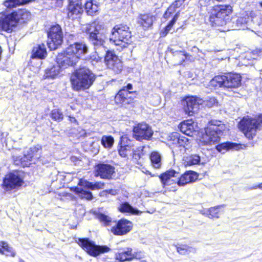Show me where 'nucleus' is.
<instances>
[{
    "instance_id": "6ab92c4d",
    "label": "nucleus",
    "mask_w": 262,
    "mask_h": 262,
    "mask_svg": "<svg viewBox=\"0 0 262 262\" xmlns=\"http://www.w3.org/2000/svg\"><path fill=\"white\" fill-rule=\"evenodd\" d=\"M202 100L196 96L186 97L183 103V109L186 114L193 116L199 109Z\"/></svg>"
},
{
    "instance_id": "8fccbe9b",
    "label": "nucleus",
    "mask_w": 262,
    "mask_h": 262,
    "mask_svg": "<svg viewBox=\"0 0 262 262\" xmlns=\"http://www.w3.org/2000/svg\"><path fill=\"white\" fill-rule=\"evenodd\" d=\"M54 72H55V68H54V67H53L48 70V72L47 73L49 74V76L54 77L55 76L57 75L58 74V72H57L55 73H54Z\"/></svg>"
},
{
    "instance_id": "3c124183",
    "label": "nucleus",
    "mask_w": 262,
    "mask_h": 262,
    "mask_svg": "<svg viewBox=\"0 0 262 262\" xmlns=\"http://www.w3.org/2000/svg\"><path fill=\"white\" fill-rule=\"evenodd\" d=\"M68 117V120L70 122L73 123L77 124H78V121L75 117L69 116Z\"/></svg>"
},
{
    "instance_id": "c756f323",
    "label": "nucleus",
    "mask_w": 262,
    "mask_h": 262,
    "mask_svg": "<svg viewBox=\"0 0 262 262\" xmlns=\"http://www.w3.org/2000/svg\"><path fill=\"white\" fill-rule=\"evenodd\" d=\"M239 146V149L243 148V145L241 144H237L231 142H226L222 143L217 144L215 146V149L219 152H222L224 150L228 151L230 149H234Z\"/></svg>"
},
{
    "instance_id": "e433bc0d",
    "label": "nucleus",
    "mask_w": 262,
    "mask_h": 262,
    "mask_svg": "<svg viewBox=\"0 0 262 262\" xmlns=\"http://www.w3.org/2000/svg\"><path fill=\"white\" fill-rule=\"evenodd\" d=\"M178 18V14H175L172 17V19L168 23V24L163 28L160 31L159 34L161 37H165L169 31L172 28L173 25L176 23Z\"/></svg>"
},
{
    "instance_id": "58836bf2",
    "label": "nucleus",
    "mask_w": 262,
    "mask_h": 262,
    "mask_svg": "<svg viewBox=\"0 0 262 262\" xmlns=\"http://www.w3.org/2000/svg\"><path fill=\"white\" fill-rule=\"evenodd\" d=\"M152 166L156 168H160L161 166V157L160 154L154 151L151 152L149 156Z\"/></svg>"
},
{
    "instance_id": "f03ea898",
    "label": "nucleus",
    "mask_w": 262,
    "mask_h": 262,
    "mask_svg": "<svg viewBox=\"0 0 262 262\" xmlns=\"http://www.w3.org/2000/svg\"><path fill=\"white\" fill-rule=\"evenodd\" d=\"M179 172L173 169H169L161 173L159 176L162 187L168 191H176L177 185L184 186L188 183L193 182L198 178V174L193 171H187L179 177L178 180L172 179L177 177Z\"/></svg>"
},
{
    "instance_id": "a18cd8bd",
    "label": "nucleus",
    "mask_w": 262,
    "mask_h": 262,
    "mask_svg": "<svg viewBox=\"0 0 262 262\" xmlns=\"http://www.w3.org/2000/svg\"><path fill=\"white\" fill-rule=\"evenodd\" d=\"M180 134L177 132H172L169 136V141L171 144L174 147H176L179 139L180 138Z\"/></svg>"
},
{
    "instance_id": "6e6552de",
    "label": "nucleus",
    "mask_w": 262,
    "mask_h": 262,
    "mask_svg": "<svg viewBox=\"0 0 262 262\" xmlns=\"http://www.w3.org/2000/svg\"><path fill=\"white\" fill-rule=\"evenodd\" d=\"M106 28L104 25L97 20L90 23L86 27L88 39L95 48L104 45L106 38Z\"/></svg>"
},
{
    "instance_id": "72a5a7b5",
    "label": "nucleus",
    "mask_w": 262,
    "mask_h": 262,
    "mask_svg": "<svg viewBox=\"0 0 262 262\" xmlns=\"http://www.w3.org/2000/svg\"><path fill=\"white\" fill-rule=\"evenodd\" d=\"M70 190L74 192L76 194H79L82 199H85L87 200H91L93 199V194L90 191L84 190L77 186L71 187Z\"/></svg>"
},
{
    "instance_id": "5701e85b",
    "label": "nucleus",
    "mask_w": 262,
    "mask_h": 262,
    "mask_svg": "<svg viewBox=\"0 0 262 262\" xmlns=\"http://www.w3.org/2000/svg\"><path fill=\"white\" fill-rule=\"evenodd\" d=\"M169 51L175 59L180 60L177 65L184 66L186 61L192 62L193 61L192 56L185 51H174L173 49H170Z\"/></svg>"
},
{
    "instance_id": "49530a36",
    "label": "nucleus",
    "mask_w": 262,
    "mask_h": 262,
    "mask_svg": "<svg viewBox=\"0 0 262 262\" xmlns=\"http://www.w3.org/2000/svg\"><path fill=\"white\" fill-rule=\"evenodd\" d=\"M249 19V16L247 14H244L239 16L236 20L237 26L239 27L242 26L247 23Z\"/></svg>"
},
{
    "instance_id": "c9c22d12",
    "label": "nucleus",
    "mask_w": 262,
    "mask_h": 262,
    "mask_svg": "<svg viewBox=\"0 0 262 262\" xmlns=\"http://www.w3.org/2000/svg\"><path fill=\"white\" fill-rule=\"evenodd\" d=\"M95 217L98 221L102 224L104 227L111 226L114 221L111 217L101 212H97L95 214Z\"/></svg>"
},
{
    "instance_id": "0eeeda50",
    "label": "nucleus",
    "mask_w": 262,
    "mask_h": 262,
    "mask_svg": "<svg viewBox=\"0 0 262 262\" xmlns=\"http://www.w3.org/2000/svg\"><path fill=\"white\" fill-rule=\"evenodd\" d=\"M239 130L249 140H252L257 135L258 130L262 128V113L258 114L254 117L246 116L238 122Z\"/></svg>"
},
{
    "instance_id": "20e7f679",
    "label": "nucleus",
    "mask_w": 262,
    "mask_h": 262,
    "mask_svg": "<svg viewBox=\"0 0 262 262\" xmlns=\"http://www.w3.org/2000/svg\"><path fill=\"white\" fill-rule=\"evenodd\" d=\"M96 79V75L88 68L79 67L71 74L70 81L72 89L80 92L89 89Z\"/></svg>"
},
{
    "instance_id": "1a4fd4ad",
    "label": "nucleus",
    "mask_w": 262,
    "mask_h": 262,
    "mask_svg": "<svg viewBox=\"0 0 262 262\" xmlns=\"http://www.w3.org/2000/svg\"><path fill=\"white\" fill-rule=\"evenodd\" d=\"M133 89V85L130 83L122 86L114 96V104L118 107L124 109L134 107L136 100V96H133V95L136 94L137 92L132 91Z\"/></svg>"
},
{
    "instance_id": "a19ab883",
    "label": "nucleus",
    "mask_w": 262,
    "mask_h": 262,
    "mask_svg": "<svg viewBox=\"0 0 262 262\" xmlns=\"http://www.w3.org/2000/svg\"><path fill=\"white\" fill-rule=\"evenodd\" d=\"M114 143V138L112 136L104 135L101 137V144L105 148H111Z\"/></svg>"
},
{
    "instance_id": "bb28decb",
    "label": "nucleus",
    "mask_w": 262,
    "mask_h": 262,
    "mask_svg": "<svg viewBox=\"0 0 262 262\" xmlns=\"http://www.w3.org/2000/svg\"><path fill=\"white\" fill-rule=\"evenodd\" d=\"M12 159L15 165L24 168L30 167L32 163V160L27 154H24L23 156H13Z\"/></svg>"
},
{
    "instance_id": "423d86ee",
    "label": "nucleus",
    "mask_w": 262,
    "mask_h": 262,
    "mask_svg": "<svg viewBox=\"0 0 262 262\" xmlns=\"http://www.w3.org/2000/svg\"><path fill=\"white\" fill-rule=\"evenodd\" d=\"M111 35L110 41L117 47V50L120 51L127 48L132 43V32L126 24L115 25L111 30Z\"/></svg>"
},
{
    "instance_id": "5fc2aeb1",
    "label": "nucleus",
    "mask_w": 262,
    "mask_h": 262,
    "mask_svg": "<svg viewBox=\"0 0 262 262\" xmlns=\"http://www.w3.org/2000/svg\"><path fill=\"white\" fill-rule=\"evenodd\" d=\"M112 189H110L108 190H106L107 192L109 191V192H110L111 191H112Z\"/></svg>"
},
{
    "instance_id": "2f4dec72",
    "label": "nucleus",
    "mask_w": 262,
    "mask_h": 262,
    "mask_svg": "<svg viewBox=\"0 0 262 262\" xmlns=\"http://www.w3.org/2000/svg\"><path fill=\"white\" fill-rule=\"evenodd\" d=\"M84 9L88 15L94 16L98 14L99 6L97 4L94 3L93 1L89 0L85 3Z\"/></svg>"
},
{
    "instance_id": "864d4df0",
    "label": "nucleus",
    "mask_w": 262,
    "mask_h": 262,
    "mask_svg": "<svg viewBox=\"0 0 262 262\" xmlns=\"http://www.w3.org/2000/svg\"><path fill=\"white\" fill-rule=\"evenodd\" d=\"M259 4L260 6L262 8V2H260L259 3Z\"/></svg>"
},
{
    "instance_id": "9d476101",
    "label": "nucleus",
    "mask_w": 262,
    "mask_h": 262,
    "mask_svg": "<svg viewBox=\"0 0 262 262\" xmlns=\"http://www.w3.org/2000/svg\"><path fill=\"white\" fill-rule=\"evenodd\" d=\"M223 128V124L221 121L214 119L209 121L205 128V133L201 137L202 145H211L218 142Z\"/></svg>"
},
{
    "instance_id": "f704fd0d",
    "label": "nucleus",
    "mask_w": 262,
    "mask_h": 262,
    "mask_svg": "<svg viewBox=\"0 0 262 262\" xmlns=\"http://www.w3.org/2000/svg\"><path fill=\"white\" fill-rule=\"evenodd\" d=\"M118 210L121 213H129L132 214H138L139 210L133 208L128 202H125L121 203Z\"/></svg>"
},
{
    "instance_id": "4468645a",
    "label": "nucleus",
    "mask_w": 262,
    "mask_h": 262,
    "mask_svg": "<svg viewBox=\"0 0 262 262\" xmlns=\"http://www.w3.org/2000/svg\"><path fill=\"white\" fill-rule=\"evenodd\" d=\"M144 256L141 252L133 253L131 247H120L117 249L115 254V259L118 262L130 261L134 259L141 260Z\"/></svg>"
},
{
    "instance_id": "c03bdc74",
    "label": "nucleus",
    "mask_w": 262,
    "mask_h": 262,
    "mask_svg": "<svg viewBox=\"0 0 262 262\" xmlns=\"http://www.w3.org/2000/svg\"><path fill=\"white\" fill-rule=\"evenodd\" d=\"M200 157L198 155H191L186 160V165L191 166L200 163Z\"/></svg>"
},
{
    "instance_id": "cd10ccee",
    "label": "nucleus",
    "mask_w": 262,
    "mask_h": 262,
    "mask_svg": "<svg viewBox=\"0 0 262 262\" xmlns=\"http://www.w3.org/2000/svg\"><path fill=\"white\" fill-rule=\"evenodd\" d=\"M0 254L10 257H14L16 255L14 249L7 242L4 241H0Z\"/></svg>"
},
{
    "instance_id": "9b49d317",
    "label": "nucleus",
    "mask_w": 262,
    "mask_h": 262,
    "mask_svg": "<svg viewBox=\"0 0 262 262\" xmlns=\"http://www.w3.org/2000/svg\"><path fill=\"white\" fill-rule=\"evenodd\" d=\"M78 245L89 255L97 257L100 254L108 252L111 249L106 245H98L88 237H80L77 242Z\"/></svg>"
},
{
    "instance_id": "603ef678",
    "label": "nucleus",
    "mask_w": 262,
    "mask_h": 262,
    "mask_svg": "<svg viewBox=\"0 0 262 262\" xmlns=\"http://www.w3.org/2000/svg\"><path fill=\"white\" fill-rule=\"evenodd\" d=\"M258 188L259 189H262V183L259 184L257 186L254 187V188L256 189Z\"/></svg>"
},
{
    "instance_id": "a878e982",
    "label": "nucleus",
    "mask_w": 262,
    "mask_h": 262,
    "mask_svg": "<svg viewBox=\"0 0 262 262\" xmlns=\"http://www.w3.org/2000/svg\"><path fill=\"white\" fill-rule=\"evenodd\" d=\"M178 127L182 133L188 136H192L195 132L194 123L191 119L181 122Z\"/></svg>"
},
{
    "instance_id": "2eb2a0df",
    "label": "nucleus",
    "mask_w": 262,
    "mask_h": 262,
    "mask_svg": "<svg viewBox=\"0 0 262 262\" xmlns=\"http://www.w3.org/2000/svg\"><path fill=\"white\" fill-rule=\"evenodd\" d=\"M104 62L107 68L112 70L115 74L120 73L124 69L123 62L113 51H106Z\"/></svg>"
},
{
    "instance_id": "7ed1b4c3",
    "label": "nucleus",
    "mask_w": 262,
    "mask_h": 262,
    "mask_svg": "<svg viewBox=\"0 0 262 262\" xmlns=\"http://www.w3.org/2000/svg\"><path fill=\"white\" fill-rule=\"evenodd\" d=\"M31 19V13L21 8L10 13L2 12L0 16V28L7 33H11L18 25H26Z\"/></svg>"
},
{
    "instance_id": "412c9836",
    "label": "nucleus",
    "mask_w": 262,
    "mask_h": 262,
    "mask_svg": "<svg viewBox=\"0 0 262 262\" xmlns=\"http://www.w3.org/2000/svg\"><path fill=\"white\" fill-rule=\"evenodd\" d=\"M66 10L67 17L72 19L77 18L83 12L82 4L73 1H69Z\"/></svg>"
},
{
    "instance_id": "ddd939ff",
    "label": "nucleus",
    "mask_w": 262,
    "mask_h": 262,
    "mask_svg": "<svg viewBox=\"0 0 262 262\" xmlns=\"http://www.w3.org/2000/svg\"><path fill=\"white\" fill-rule=\"evenodd\" d=\"M24 184L23 178L14 171L9 172L3 178L2 188L7 192L18 189Z\"/></svg>"
},
{
    "instance_id": "a211bd4d",
    "label": "nucleus",
    "mask_w": 262,
    "mask_h": 262,
    "mask_svg": "<svg viewBox=\"0 0 262 262\" xmlns=\"http://www.w3.org/2000/svg\"><path fill=\"white\" fill-rule=\"evenodd\" d=\"M115 172V167L109 164L100 162L94 166V176L102 179H111Z\"/></svg>"
},
{
    "instance_id": "37998d69",
    "label": "nucleus",
    "mask_w": 262,
    "mask_h": 262,
    "mask_svg": "<svg viewBox=\"0 0 262 262\" xmlns=\"http://www.w3.org/2000/svg\"><path fill=\"white\" fill-rule=\"evenodd\" d=\"M190 146V140L184 136L180 135V138L176 147L183 148L186 149H188Z\"/></svg>"
},
{
    "instance_id": "b1692460",
    "label": "nucleus",
    "mask_w": 262,
    "mask_h": 262,
    "mask_svg": "<svg viewBox=\"0 0 262 262\" xmlns=\"http://www.w3.org/2000/svg\"><path fill=\"white\" fill-rule=\"evenodd\" d=\"M47 56V52L45 43L38 44L32 50L31 58L44 59Z\"/></svg>"
},
{
    "instance_id": "f257e3e1",
    "label": "nucleus",
    "mask_w": 262,
    "mask_h": 262,
    "mask_svg": "<svg viewBox=\"0 0 262 262\" xmlns=\"http://www.w3.org/2000/svg\"><path fill=\"white\" fill-rule=\"evenodd\" d=\"M88 52V48L85 43L75 42L57 55L56 62L61 69L74 67Z\"/></svg>"
},
{
    "instance_id": "aec40b11",
    "label": "nucleus",
    "mask_w": 262,
    "mask_h": 262,
    "mask_svg": "<svg viewBox=\"0 0 262 262\" xmlns=\"http://www.w3.org/2000/svg\"><path fill=\"white\" fill-rule=\"evenodd\" d=\"M156 18L150 13L139 14L137 17V23L144 31L151 29Z\"/></svg>"
},
{
    "instance_id": "393cba45",
    "label": "nucleus",
    "mask_w": 262,
    "mask_h": 262,
    "mask_svg": "<svg viewBox=\"0 0 262 262\" xmlns=\"http://www.w3.org/2000/svg\"><path fill=\"white\" fill-rule=\"evenodd\" d=\"M104 185L105 184L104 182H96L95 183H93L89 182V181L83 178L80 179L78 183V186L84 187L86 189H89L91 190L102 189Z\"/></svg>"
},
{
    "instance_id": "79ce46f5",
    "label": "nucleus",
    "mask_w": 262,
    "mask_h": 262,
    "mask_svg": "<svg viewBox=\"0 0 262 262\" xmlns=\"http://www.w3.org/2000/svg\"><path fill=\"white\" fill-rule=\"evenodd\" d=\"M177 252L181 255H186L188 254L191 251L193 248L185 244H178L175 245Z\"/></svg>"
},
{
    "instance_id": "7c9ffc66",
    "label": "nucleus",
    "mask_w": 262,
    "mask_h": 262,
    "mask_svg": "<svg viewBox=\"0 0 262 262\" xmlns=\"http://www.w3.org/2000/svg\"><path fill=\"white\" fill-rule=\"evenodd\" d=\"M42 147L40 145H35L29 148L27 151L28 156L33 161L39 160L41 157Z\"/></svg>"
},
{
    "instance_id": "4c0bfd02",
    "label": "nucleus",
    "mask_w": 262,
    "mask_h": 262,
    "mask_svg": "<svg viewBox=\"0 0 262 262\" xmlns=\"http://www.w3.org/2000/svg\"><path fill=\"white\" fill-rule=\"evenodd\" d=\"M222 205H217L209 208L206 211V216L210 219H218L221 214Z\"/></svg>"
},
{
    "instance_id": "4be33fe9",
    "label": "nucleus",
    "mask_w": 262,
    "mask_h": 262,
    "mask_svg": "<svg viewBox=\"0 0 262 262\" xmlns=\"http://www.w3.org/2000/svg\"><path fill=\"white\" fill-rule=\"evenodd\" d=\"M242 76L235 73L226 74L225 88H237L241 85Z\"/></svg>"
},
{
    "instance_id": "ea45409f",
    "label": "nucleus",
    "mask_w": 262,
    "mask_h": 262,
    "mask_svg": "<svg viewBox=\"0 0 262 262\" xmlns=\"http://www.w3.org/2000/svg\"><path fill=\"white\" fill-rule=\"evenodd\" d=\"M50 117L52 120L59 122L64 119V115L60 108H54L50 113Z\"/></svg>"
},
{
    "instance_id": "dca6fc26",
    "label": "nucleus",
    "mask_w": 262,
    "mask_h": 262,
    "mask_svg": "<svg viewBox=\"0 0 262 262\" xmlns=\"http://www.w3.org/2000/svg\"><path fill=\"white\" fill-rule=\"evenodd\" d=\"M133 133L134 138L139 141L149 140L154 134L151 127L145 122H140L135 125Z\"/></svg>"
},
{
    "instance_id": "09e8293b",
    "label": "nucleus",
    "mask_w": 262,
    "mask_h": 262,
    "mask_svg": "<svg viewBox=\"0 0 262 262\" xmlns=\"http://www.w3.org/2000/svg\"><path fill=\"white\" fill-rule=\"evenodd\" d=\"M127 145H121L118 148V152L119 155L122 158H126L127 155Z\"/></svg>"
},
{
    "instance_id": "f8f14e48",
    "label": "nucleus",
    "mask_w": 262,
    "mask_h": 262,
    "mask_svg": "<svg viewBox=\"0 0 262 262\" xmlns=\"http://www.w3.org/2000/svg\"><path fill=\"white\" fill-rule=\"evenodd\" d=\"M48 46L50 50L58 49L63 42V34L61 26L58 24L52 25L47 31Z\"/></svg>"
},
{
    "instance_id": "473e14b6",
    "label": "nucleus",
    "mask_w": 262,
    "mask_h": 262,
    "mask_svg": "<svg viewBox=\"0 0 262 262\" xmlns=\"http://www.w3.org/2000/svg\"><path fill=\"white\" fill-rule=\"evenodd\" d=\"M226 74L225 75H218L215 76L210 81L211 86L216 88H225Z\"/></svg>"
},
{
    "instance_id": "39448f33",
    "label": "nucleus",
    "mask_w": 262,
    "mask_h": 262,
    "mask_svg": "<svg viewBox=\"0 0 262 262\" xmlns=\"http://www.w3.org/2000/svg\"><path fill=\"white\" fill-rule=\"evenodd\" d=\"M233 7L230 4H217L208 12V20L212 27H223L230 22Z\"/></svg>"
},
{
    "instance_id": "c85d7f7f",
    "label": "nucleus",
    "mask_w": 262,
    "mask_h": 262,
    "mask_svg": "<svg viewBox=\"0 0 262 262\" xmlns=\"http://www.w3.org/2000/svg\"><path fill=\"white\" fill-rule=\"evenodd\" d=\"M34 0H5L3 5L8 9H12L21 6L29 4Z\"/></svg>"
},
{
    "instance_id": "de8ad7c7",
    "label": "nucleus",
    "mask_w": 262,
    "mask_h": 262,
    "mask_svg": "<svg viewBox=\"0 0 262 262\" xmlns=\"http://www.w3.org/2000/svg\"><path fill=\"white\" fill-rule=\"evenodd\" d=\"M143 147L141 148L140 147L137 148V149L135 150L133 152V158L136 160L137 163L138 164H139V160L141 158V156L143 155Z\"/></svg>"
},
{
    "instance_id": "f3484780",
    "label": "nucleus",
    "mask_w": 262,
    "mask_h": 262,
    "mask_svg": "<svg viewBox=\"0 0 262 262\" xmlns=\"http://www.w3.org/2000/svg\"><path fill=\"white\" fill-rule=\"evenodd\" d=\"M115 223L111 228V232L116 236H123L129 233L133 228V223L124 218L114 221Z\"/></svg>"
}]
</instances>
